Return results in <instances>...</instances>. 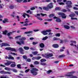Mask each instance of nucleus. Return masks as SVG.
<instances>
[{
  "label": "nucleus",
  "instance_id": "1",
  "mask_svg": "<svg viewBox=\"0 0 78 78\" xmlns=\"http://www.w3.org/2000/svg\"><path fill=\"white\" fill-rule=\"evenodd\" d=\"M31 73L33 74L34 76H36L37 75V72L39 71L38 69H36V68H32L31 69V70H30Z\"/></svg>",
  "mask_w": 78,
  "mask_h": 78
},
{
  "label": "nucleus",
  "instance_id": "2",
  "mask_svg": "<svg viewBox=\"0 0 78 78\" xmlns=\"http://www.w3.org/2000/svg\"><path fill=\"white\" fill-rule=\"evenodd\" d=\"M58 15L59 16H61L62 19H66V16L65 13L62 12H58Z\"/></svg>",
  "mask_w": 78,
  "mask_h": 78
},
{
  "label": "nucleus",
  "instance_id": "3",
  "mask_svg": "<svg viewBox=\"0 0 78 78\" xmlns=\"http://www.w3.org/2000/svg\"><path fill=\"white\" fill-rule=\"evenodd\" d=\"M47 7L49 9H51V8H53V3H51L49 5H48Z\"/></svg>",
  "mask_w": 78,
  "mask_h": 78
},
{
  "label": "nucleus",
  "instance_id": "4",
  "mask_svg": "<svg viewBox=\"0 0 78 78\" xmlns=\"http://www.w3.org/2000/svg\"><path fill=\"white\" fill-rule=\"evenodd\" d=\"M10 46V45L7 43H2V45L1 46V47H2L4 46Z\"/></svg>",
  "mask_w": 78,
  "mask_h": 78
},
{
  "label": "nucleus",
  "instance_id": "5",
  "mask_svg": "<svg viewBox=\"0 0 78 78\" xmlns=\"http://www.w3.org/2000/svg\"><path fill=\"white\" fill-rule=\"evenodd\" d=\"M53 56V55L52 53L46 54L45 55V58H47V57H51V56Z\"/></svg>",
  "mask_w": 78,
  "mask_h": 78
},
{
  "label": "nucleus",
  "instance_id": "6",
  "mask_svg": "<svg viewBox=\"0 0 78 78\" xmlns=\"http://www.w3.org/2000/svg\"><path fill=\"white\" fill-rule=\"evenodd\" d=\"M13 63H12L11 64H11L10 65V67H15L16 66V63L14 62H12Z\"/></svg>",
  "mask_w": 78,
  "mask_h": 78
},
{
  "label": "nucleus",
  "instance_id": "7",
  "mask_svg": "<svg viewBox=\"0 0 78 78\" xmlns=\"http://www.w3.org/2000/svg\"><path fill=\"white\" fill-rule=\"evenodd\" d=\"M12 63H13V62H12L9 61L8 62H7L6 63H5V66H9V65H10V64H11Z\"/></svg>",
  "mask_w": 78,
  "mask_h": 78
},
{
  "label": "nucleus",
  "instance_id": "8",
  "mask_svg": "<svg viewBox=\"0 0 78 78\" xmlns=\"http://www.w3.org/2000/svg\"><path fill=\"white\" fill-rule=\"evenodd\" d=\"M52 47L54 48H58V47H59V45H58V44H55L52 45Z\"/></svg>",
  "mask_w": 78,
  "mask_h": 78
},
{
  "label": "nucleus",
  "instance_id": "9",
  "mask_svg": "<svg viewBox=\"0 0 78 78\" xmlns=\"http://www.w3.org/2000/svg\"><path fill=\"white\" fill-rule=\"evenodd\" d=\"M16 43L17 44H19V45H21V44H24V41H20V42L19 41H16Z\"/></svg>",
  "mask_w": 78,
  "mask_h": 78
},
{
  "label": "nucleus",
  "instance_id": "10",
  "mask_svg": "<svg viewBox=\"0 0 78 78\" xmlns=\"http://www.w3.org/2000/svg\"><path fill=\"white\" fill-rule=\"evenodd\" d=\"M39 46L41 48H44V47H45V45H44V43H41L40 44Z\"/></svg>",
  "mask_w": 78,
  "mask_h": 78
},
{
  "label": "nucleus",
  "instance_id": "11",
  "mask_svg": "<svg viewBox=\"0 0 78 78\" xmlns=\"http://www.w3.org/2000/svg\"><path fill=\"white\" fill-rule=\"evenodd\" d=\"M41 33L44 35H47L48 34V33H47V31H42L41 32Z\"/></svg>",
  "mask_w": 78,
  "mask_h": 78
},
{
  "label": "nucleus",
  "instance_id": "12",
  "mask_svg": "<svg viewBox=\"0 0 78 78\" xmlns=\"http://www.w3.org/2000/svg\"><path fill=\"white\" fill-rule=\"evenodd\" d=\"M8 59H14V58L13 57H12V56L11 55H9V57H8Z\"/></svg>",
  "mask_w": 78,
  "mask_h": 78
},
{
  "label": "nucleus",
  "instance_id": "13",
  "mask_svg": "<svg viewBox=\"0 0 78 78\" xmlns=\"http://www.w3.org/2000/svg\"><path fill=\"white\" fill-rule=\"evenodd\" d=\"M19 50L20 52H21V53L22 54V55L24 54V53L23 52H22V51H23V49H22V48H19Z\"/></svg>",
  "mask_w": 78,
  "mask_h": 78
},
{
  "label": "nucleus",
  "instance_id": "14",
  "mask_svg": "<svg viewBox=\"0 0 78 78\" xmlns=\"http://www.w3.org/2000/svg\"><path fill=\"white\" fill-rule=\"evenodd\" d=\"M43 9L44 10H45V11H49V9H48V7L47 6L46 7H44L43 8Z\"/></svg>",
  "mask_w": 78,
  "mask_h": 78
},
{
  "label": "nucleus",
  "instance_id": "15",
  "mask_svg": "<svg viewBox=\"0 0 78 78\" xmlns=\"http://www.w3.org/2000/svg\"><path fill=\"white\" fill-rule=\"evenodd\" d=\"M25 16H27L28 17H30V16L28 14H26V13H24L23 15L22 16H23V17L24 18H25Z\"/></svg>",
  "mask_w": 78,
  "mask_h": 78
},
{
  "label": "nucleus",
  "instance_id": "16",
  "mask_svg": "<svg viewBox=\"0 0 78 78\" xmlns=\"http://www.w3.org/2000/svg\"><path fill=\"white\" fill-rule=\"evenodd\" d=\"M66 5H72V3L71 1H68L66 2Z\"/></svg>",
  "mask_w": 78,
  "mask_h": 78
},
{
  "label": "nucleus",
  "instance_id": "17",
  "mask_svg": "<svg viewBox=\"0 0 78 78\" xmlns=\"http://www.w3.org/2000/svg\"><path fill=\"white\" fill-rule=\"evenodd\" d=\"M8 22V19L7 18H5L4 19V20L3 21V23H5Z\"/></svg>",
  "mask_w": 78,
  "mask_h": 78
},
{
  "label": "nucleus",
  "instance_id": "18",
  "mask_svg": "<svg viewBox=\"0 0 78 78\" xmlns=\"http://www.w3.org/2000/svg\"><path fill=\"white\" fill-rule=\"evenodd\" d=\"M32 53L33 55H37V54L38 53V52L35 51L34 52H32Z\"/></svg>",
  "mask_w": 78,
  "mask_h": 78
},
{
  "label": "nucleus",
  "instance_id": "19",
  "mask_svg": "<svg viewBox=\"0 0 78 78\" xmlns=\"http://www.w3.org/2000/svg\"><path fill=\"white\" fill-rule=\"evenodd\" d=\"M24 50H27L30 49V48L27 46H24Z\"/></svg>",
  "mask_w": 78,
  "mask_h": 78
},
{
  "label": "nucleus",
  "instance_id": "20",
  "mask_svg": "<svg viewBox=\"0 0 78 78\" xmlns=\"http://www.w3.org/2000/svg\"><path fill=\"white\" fill-rule=\"evenodd\" d=\"M10 51H16V49L14 48H10Z\"/></svg>",
  "mask_w": 78,
  "mask_h": 78
},
{
  "label": "nucleus",
  "instance_id": "21",
  "mask_svg": "<svg viewBox=\"0 0 78 78\" xmlns=\"http://www.w3.org/2000/svg\"><path fill=\"white\" fill-rule=\"evenodd\" d=\"M55 21L57 22H61V20L59 18H58Z\"/></svg>",
  "mask_w": 78,
  "mask_h": 78
},
{
  "label": "nucleus",
  "instance_id": "22",
  "mask_svg": "<svg viewBox=\"0 0 78 78\" xmlns=\"http://www.w3.org/2000/svg\"><path fill=\"white\" fill-rule=\"evenodd\" d=\"M5 70H8V71H10L11 70V69L9 68H8V67H5Z\"/></svg>",
  "mask_w": 78,
  "mask_h": 78
},
{
  "label": "nucleus",
  "instance_id": "23",
  "mask_svg": "<svg viewBox=\"0 0 78 78\" xmlns=\"http://www.w3.org/2000/svg\"><path fill=\"white\" fill-rule=\"evenodd\" d=\"M64 27L65 28H66V29H69V28H70V27H69V26L67 25H65L64 26Z\"/></svg>",
  "mask_w": 78,
  "mask_h": 78
},
{
  "label": "nucleus",
  "instance_id": "24",
  "mask_svg": "<svg viewBox=\"0 0 78 78\" xmlns=\"http://www.w3.org/2000/svg\"><path fill=\"white\" fill-rule=\"evenodd\" d=\"M33 32V31H29L25 32L24 34H30V33H32Z\"/></svg>",
  "mask_w": 78,
  "mask_h": 78
},
{
  "label": "nucleus",
  "instance_id": "25",
  "mask_svg": "<svg viewBox=\"0 0 78 78\" xmlns=\"http://www.w3.org/2000/svg\"><path fill=\"white\" fill-rule=\"evenodd\" d=\"M75 16V14L74 13L72 14H71L69 16L70 17H74V16Z\"/></svg>",
  "mask_w": 78,
  "mask_h": 78
},
{
  "label": "nucleus",
  "instance_id": "26",
  "mask_svg": "<svg viewBox=\"0 0 78 78\" xmlns=\"http://www.w3.org/2000/svg\"><path fill=\"white\" fill-rule=\"evenodd\" d=\"M48 39V37L46 36L45 37H43L42 38V40L43 41H45V40H46V39Z\"/></svg>",
  "mask_w": 78,
  "mask_h": 78
},
{
  "label": "nucleus",
  "instance_id": "27",
  "mask_svg": "<svg viewBox=\"0 0 78 78\" xmlns=\"http://www.w3.org/2000/svg\"><path fill=\"white\" fill-rule=\"evenodd\" d=\"M61 8L59 7H56L55 8V10L56 11H60V10H61Z\"/></svg>",
  "mask_w": 78,
  "mask_h": 78
},
{
  "label": "nucleus",
  "instance_id": "28",
  "mask_svg": "<svg viewBox=\"0 0 78 78\" xmlns=\"http://www.w3.org/2000/svg\"><path fill=\"white\" fill-rule=\"evenodd\" d=\"M46 61V60L44 59H42L40 60V61L41 62H45Z\"/></svg>",
  "mask_w": 78,
  "mask_h": 78
},
{
  "label": "nucleus",
  "instance_id": "29",
  "mask_svg": "<svg viewBox=\"0 0 78 78\" xmlns=\"http://www.w3.org/2000/svg\"><path fill=\"white\" fill-rule=\"evenodd\" d=\"M3 33L4 34L6 35L7 33H8V32L7 30H5V31H3Z\"/></svg>",
  "mask_w": 78,
  "mask_h": 78
},
{
  "label": "nucleus",
  "instance_id": "30",
  "mask_svg": "<svg viewBox=\"0 0 78 78\" xmlns=\"http://www.w3.org/2000/svg\"><path fill=\"white\" fill-rule=\"evenodd\" d=\"M17 67L18 69H21L22 67H21V65L20 64H18L17 65Z\"/></svg>",
  "mask_w": 78,
  "mask_h": 78
},
{
  "label": "nucleus",
  "instance_id": "31",
  "mask_svg": "<svg viewBox=\"0 0 78 78\" xmlns=\"http://www.w3.org/2000/svg\"><path fill=\"white\" fill-rule=\"evenodd\" d=\"M39 62L37 61H36L34 62V64L35 65H37V64H39Z\"/></svg>",
  "mask_w": 78,
  "mask_h": 78
},
{
  "label": "nucleus",
  "instance_id": "32",
  "mask_svg": "<svg viewBox=\"0 0 78 78\" xmlns=\"http://www.w3.org/2000/svg\"><path fill=\"white\" fill-rule=\"evenodd\" d=\"M6 71H2L0 72V73L1 74H5Z\"/></svg>",
  "mask_w": 78,
  "mask_h": 78
},
{
  "label": "nucleus",
  "instance_id": "33",
  "mask_svg": "<svg viewBox=\"0 0 78 78\" xmlns=\"http://www.w3.org/2000/svg\"><path fill=\"white\" fill-rule=\"evenodd\" d=\"M26 39V38L25 37H23L21 38V39L20 40V41H23L24 40H25Z\"/></svg>",
  "mask_w": 78,
  "mask_h": 78
},
{
  "label": "nucleus",
  "instance_id": "34",
  "mask_svg": "<svg viewBox=\"0 0 78 78\" xmlns=\"http://www.w3.org/2000/svg\"><path fill=\"white\" fill-rule=\"evenodd\" d=\"M53 33H51V32H49V34H48V35H50V36H49V37H52V36H51V35H52V34H53Z\"/></svg>",
  "mask_w": 78,
  "mask_h": 78
},
{
  "label": "nucleus",
  "instance_id": "35",
  "mask_svg": "<svg viewBox=\"0 0 78 78\" xmlns=\"http://www.w3.org/2000/svg\"><path fill=\"white\" fill-rule=\"evenodd\" d=\"M53 20V19H46L45 20L46 21H48L49 22H51V21H52Z\"/></svg>",
  "mask_w": 78,
  "mask_h": 78
},
{
  "label": "nucleus",
  "instance_id": "36",
  "mask_svg": "<svg viewBox=\"0 0 78 78\" xmlns=\"http://www.w3.org/2000/svg\"><path fill=\"white\" fill-rule=\"evenodd\" d=\"M23 57L24 59H27V58H28L27 56L26 55H23Z\"/></svg>",
  "mask_w": 78,
  "mask_h": 78
},
{
  "label": "nucleus",
  "instance_id": "37",
  "mask_svg": "<svg viewBox=\"0 0 78 78\" xmlns=\"http://www.w3.org/2000/svg\"><path fill=\"white\" fill-rule=\"evenodd\" d=\"M38 44V42H33L32 43V44L33 45H35L36 44Z\"/></svg>",
  "mask_w": 78,
  "mask_h": 78
},
{
  "label": "nucleus",
  "instance_id": "38",
  "mask_svg": "<svg viewBox=\"0 0 78 78\" xmlns=\"http://www.w3.org/2000/svg\"><path fill=\"white\" fill-rule=\"evenodd\" d=\"M41 65L42 66H46L47 65V64L45 63H42L41 62L40 63Z\"/></svg>",
  "mask_w": 78,
  "mask_h": 78
},
{
  "label": "nucleus",
  "instance_id": "39",
  "mask_svg": "<svg viewBox=\"0 0 78 78\" xmlns=\"http://www.w3.org/2000/svg\"><path fill=\"white\" fill-rule=\"evenodd\" d=\"M55 14H51L49 15V17H54Z\"/></svg>",
  "mask_w": 78,
  "mask_h": 78
},
{
  "label": "nucleus",
  "instance_id": "40",
  "mask_svg": "<svg viewBox=\"0 0 78 78\" xmlns=\"http://www.w3.org/2000/svg\"><path fill=\"white\" fill-rule=\"evenodd\" d=\"M51 72H52V71L51 70H49L48 71H47V74H50V73Z\"/></svg>",
  "mask_w": 78,
  "mask_h": 78
},
{
  "label": "nucleus",
  "instance_id": "41",
  "mask_svg": "<svg viewBox=\"0 0 78 78\" xmlns=\"http://www.w3.org/2000/svg\"><path fill=\"white\" fill-rule=\"evenodd\" d=\"M14 5H11L9 7V8L10 9H14Z\"/></svg>",
  "mask_w": 78,
  "mask_h": 78
},
{
  "label": "nucleus",
  "instance_id": "42",
  "mask_svg": "<svg viewBox=\"0 0 78 78\" xmlns=\"http://www.w3.org/2000/svg\"><path fill=\"white\" fill-rule=\"evenodd\" d=\"M65 57V55H59L58 57L59 58H63V57Z\"/></svg>",
  "mask_w": 78,
  "mask_h": 78
},
{
  "label": "nucleus",
  "instance_id": "43",
  "mask_svg": "<svg viewBox=\"0 0 78 78\" xmlns=\"http://www.w3.org/2000/svg\"><path fill=\"white\" fill-rule=\"evenodd\" d=\"M5 50H11V47H7L5 48Z\"/></svg>",
  "mask_w": 78,
  "mask_h": 78
},
{
  "label": "nucleus",
  "instance_id": "44",
  "mask_svg": "<svg viewBox=\"0 0 78 78\" xmlns=\"http://www.w3.org/2000/svg\"><path fill=\"white\" fill-rule=\"evenodd\" d=\"M51 1V0H46L45 1H43L42 2H49Z\"/></svg>",
  "mask_w": 78,
  "mask_h": 78
},
{
  "label": "nucleus",
  "instance_id": "45",
  "mask_svg": "<svg viewBox=\"0 0 78 78\" xmlns=\"http://www.w3.org/2000/svg\"><path fill=\"white\" fill-rule=\"evenodd\" d=\"M5 74H8L9 75H11V72H5Z\"/></svg>",
  "mask_w": 78,
  "mask_h": 78
},
{
  "label": "nucleus",
  "instance_id": "46",
  "mask_svg": "<svg viewBox=\"0 0 78 78\" xmlns=\"http://www.w3.org/2000/svg\"><path fill=\"white\" fill-rule=\"evenodd\" d=\"M55 36H57L58 37H59L60 36V34L59 33L56 34H55Z\"/></svg>",
  "mask_w": 78,
  "mask_h": 78
},
{
  "label": "nucleus",
  "instance_id": "47",
  "mask_svg": "<svg viewBox=\"0 0 78 78\" xmlns=\"http://www.w3.org/2000/svg\"><path fill=\"white\" fill-rule=\"evenodd\" d=\"M30 71V69H26L25 70V73H28Z\"/></svg>",
  "mask_w": 78,
  "mask_h": 78
},
{
  "label": "nucleus",
  "instance_id": "48",
  "mask_svg": "<svg viewBox=\"0 0 78 78\" xmlns=\"http://www.w3.org/2000/svg\"><path fill=\"white\" fill-rule=\"evenodd\" d=\"M41 58V57L40 56H39L36 58V59H37V60H39V59H40Z\"/></svg>",
  "mask_w": 78,
  "mask_h": 78
},
{
  "label": "nucleus",
  "instance_id": "49",
  "mask_svg": "<svg viewBox=\"0 0 78 78\" xmlns=\"http://www.w3.org/2000/svg\"><path fill=\"white\" fill-rule=\"evenodd\" d=\"M66 7H68V8H72V6L71 5H68L66 6Z\"/></svg>",
  "mask_w": 78,
  "mask_h": 78
},
{
  "label": "nucleus",
  "instance_id": "50",
  "mask_svg": "<svg viewBox=\"0 0 78 78\" xmlns=\"http://www.w3.org/2000/svg\"><path fill=\"white\" fill-rule=\"evenodd\" d=\"M12 71L13 72H17V71L16 69H12Z\"/></svg>",
  "mask_w": 78,
  "mask_h": 78
},
{
  "label": "nucleus",
  "instance_id": "51",
  "mask_svg": "<svg viewBox=\"0 0 78 78\" xmlns=\"http://www.w3.org/2000/svg\"><path fill=\"white\" fill-rule=\"evenodd\" d=\"M3 5H0V9H2L3 8Z\"/></svg>",
  "mask_w": 78,
  "mask_h": 78
},
{
  "label": "nucleus",
  "instance_id": "52",
  "mask_svg": "<svg viewBox=\"0 0 78 78\" xmlns=\"http://www.w3.org/2000/svg\"><path fill=\"white\" fill-rule=\"evenodd\" d=\"M23 0H16L17 2H22Z\"/></svg>",
  "mask_w": 78,
  "mask_h": 78
},
{
  "label": "nucleus",
  "instance_id": "53",
  "mask_svg": "<svg viewBox=\"0 0 78 78\" xmlns=\"http://www.w3.org/2000/svg\"><path fill=\"white\" fill-rule=\"evenodd\" d=\"M27 61L28 62H30L31 61V59L30 58H28L27 60Z\"/></svg>",
  "mask_w": 78,
  "mask_h": 78
},
{
  "label": "nucleus",
  "instance_id": "54",
  "mask_svg": "<svg viewBox=\"0 0 78 78\" xmlns=\"http://www.w3.org/2000/svg\"><path fill=\"white\" fill-rule=\"evenodd\" d=\"M37 18L38 19V20H43L40 17H37Z\"/></svg>",
  "mask_w": 78,
  "mask_h": 78
},
{
  "label": "nucleus",
  "instance_id": "55",
  "mask_svg": "<svg viewBox=\"0 0 78 78\" xmlns=\"http://www.w3.org/2000/svg\"><path fill=\"white\" fill-rule=\"evenodd\" d=\"M11 34H12V32H9L8 33V36L9 37L11 35Z\"/></svg>",
  "mask_w": 78,
  "mask_h": 78
},
{
  "label": "nucleus",
  "instance_id": "56",
  "mask_svg": "<svg viewBox=\"0 0 78 78\" xmlns=\"http://www.w3.org/2000/svg\"><path fill=\"white\" fill-rule=\"evenodd\" d=\"M73 9H75L76 10H78V8H77V7H74L73 8Z\"/></svg>",
  "mask_w": 78,
  "mask_h": 78
},
{
  "label": "nucleus",
  "instance_id": "57",
  "mask_svg": "<svg viewBox=\"0 0 78 78\" xmlns=\"http://www.w3.org/2000/svg\"><path fill=\"white\" fill-rule=\"evenodd\" d=\"M70 45H71V46H75V47H76V45H73V43L70 44Z\"/></svg>",
  "mask_w": 78,
  "mask_h": 78
},
{
  "label": "nucleus",
  "instance_id": "58",
  "mask_svg": "<svg viewBox=\"0 0 78 78\" xmlns=\"http://www.w3.org/2000/svg\"><path fill=\"white\" fill-rule=\"evenodd\" d=\"M39 31V30L38 29H36V30H34V32H37V31Z\"/></svg>",
  "mask_w": 78,
  "mask_h": 78
},
{
  "label": "nucleus",
  "instance_id": "59",
  "mask_svg": "<svg viewBox=\"0 0 78 78\" xmlns=\"http://www.w3.org/2000/svg\"><path fill=\"white\" fill-rule=\"evenodd\" d=\"M71 43H74V44H76V42L75 41H71Z\"/></svg>",
  "mask_w": 78,
  "mask_h": 78
},
{
  "label": "nucleus",
  "instance_id": "60",
  "mask_svg": "<svg viewBox=\"0 0 78 78\" xmlns=\"http://www.w3.org/2000/svg\"><path fill=\"white\" fill-rule=\"evenodd\" d=\"M71 19L72 20H77V18H72V17L71 18Z\"/></svg>",
  "mask_w": 78,
  "mask_h": 78
},
{
  "label": "nucleus",
  "instance_id": "61",
  "mask_svg": "<svg viewBox=\"0 0 78 78\" xmlns=\"http://www.w3.org/2000/svg\"><path fill=\"white\" fill-rule=\"evenodd\" d=\"M41 16H42L43 17H44V16H46V14H43L42 13H41Z\"/></svg>",
  "mask_w": 78,
  "mask_h": 78
},
{
  "label": "nucleus",
  "instance_id": "62",
  "mask_svg": "<svg viewBox=\"0 0 78 78\" xmlns=\"http://www.w3.org/2000/svg\"><path fill=\"white\" fill-rule=\"evenodd\" d=\"M28 22H30V21L29 20L26 21H24V23H28Z\"/></svg>",
  "mask_w": 78,
  "mask_h": 78
},
{
  "label": "nucleus",
  "instance_id": "63",
  "mask_svg": "<svg viewBox=\"0 0 78 78\" xmlns=\"http://www.w3.org/2000/svg\"><path fill=\"white\" fill-rule=\"evenodd\" d=\"M62 11L63 12H67V10L65 9H63L62 10Z\"/></svg>",
  "mask_w": 78,
  "mask_h": 78
},
{
  "label": "nucleus",
  "instance_id": "64",
  "mask_svg": "<svg viewBox=\"0 0 78 78\" xmlns=\"http://www.w3.org/2000/svg\"><path fill=\"white\" fill-rule=\"evenodd\" d=\"M59 4L60 5H64V3L63 2H60L59 3Z\"/></svg>",
  "mask_w": 78,
  "mask_h": 78
}]
</instances>
